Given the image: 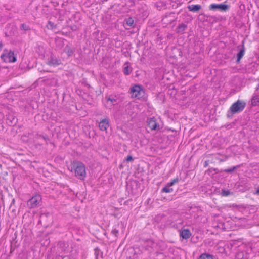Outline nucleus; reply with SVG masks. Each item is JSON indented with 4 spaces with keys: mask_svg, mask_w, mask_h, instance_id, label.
<instances>
[{
    "mask_svg": "<svg viewBox=\"0 0 259 259\" xmlns=\"http://www.w3.org/2000/svg\"><path fill=\"white\" fill-rule=\"evenodd\" d=\"M1 59L6 63H12L16 61V57L14 52L5 50L1 56Z\"/></svg>",
    "mask_w": 259,
    "mask_h": 259,
    "instance_id": "nucleus-3",
    "label": "nucleus"
},
{
    "mask_svg": "<svg viewBox=\"0 0 259 259\" xmlns=\"http://www.w3.org/2000/svg\"><path fill=\"white\" fill-rule=\"evenodd\" d=\"M240 242L235 241L231 244L232 247L236 248L237 246L239 247L238 251L236 254V259H248V248L244 245L242 244L241 245H238Z\"/></svg>",
    "mask_w": 259,
    "mask_h": 259,
    "instance_id": "nucleus-2",
    "label": "nucleus"
},
{
    "mask_svg": "<svg viewBox=\"0 0 259 259\" xmlns=\"http://www.w3.org/2000/svg\"><path fill=\"white\" fill-rule=\"evenodd\" d=\"M97 251H99V249L98 248L95 249V253H97Z\"/></svg>",
    "mask_w": 259,
    "mask_h": 259,
    "instance_id": "nucleus-32",
    "label": "nucleus"
},
{
    "mask_svg": "<svg viewBox=\"0 0 259 259\" xmlns=\"http://www.w3.org/2000/svg\"><path fill=\"white\" fill-rule=\"evenodd\" d=\"M42 137L45 140H46L47 138L45 137L42 136Z\"/></svg>",
    "mask_w": 259,
    "mask_h": 259,
    "instance_id": "nucleus-34",
    "label": "nucleus"
},
{
    "mask_svg": "<svg viewBox=\"0 0 259 259\" xmlns=\"http://www.w3.org/2000/svg\"><path fill=\"white\" fill-rule=\"evenodd\" d=\"M187 28V25L185 24H180L177 28V32L179 33H182Z\"/></svg>",
    "mask_w": 259,
    "mask_h": 259,
    "instance_id": "nucleus-15",
    "label": "nucleus"
},
{
    "mask_svg": "<svg viewBox=\"0 0 259 259\" xmlns=\"http://www.w3.org/2000/svg\"><path fill=\"white\" fill-rule=\"evenodd\" d=\"M180 236L184 239H188L191 236V233L188 229L183 230L180 232Z\"/></svg>",
    "mask_w": 259,
    "mask_h": 259,
    "instance_id": "nucleus-13",
    "label": "nucleus"
},
{
    "mask_svg": "<svg viewBox=\"0 0 259 259\" xmlns=\"http://www.w3.org/2000/svg\"><path fill=\"white\" fill-rule=\"evenodd\" d=\"M125 21L126 24L130 27H131L134 24V20L131 17L126 19Z\"/></svg>",
    "mask_w": 259,
    "mask_h": 259,
    "instance_id": "nucleus-20",
    "label": "nucleus"
},
{
    "mask_svg": "<svg viewBox=\"0 0 259 259\" xmlns=\"http://www.w3.org/2000/svg\"><path fill=\"white\" fill-rule=\"evenodd\" d=\"M134 256H135V254H134V256H133V258H134Z\"/></svg>",
    "mask_w": 259,
    "mask_h": 259,
    "instance_id": "nucleus-36",
    "label": "nucleus"
},
{
    "mask_svg": "<svg viewBox=\"0 0 259 259\" xmlns=\"http://www.w3.org/2000/svg\"><path fill=\"white\" fill-rule=\"evenodd\" d=\"M236 169V167L234 166L231 168L225 169L224 171H225L226 172H233V171H234Z\"/></svg>",
    "mask_w": 259,
    "mask_h": 259,
    "instance_id": "nucleus-22",
    "label": "nucleus"
},
{
    "mask_svg": "<svg viewBox=\"0 0 259 259\" xmlns=\"http://www.w3.org/2000/svg\"><path fill=\"white\" fill-rule=\"evenodd\" d=\"M71 171H74L75 176L80 180H84L86 176L85 165L81 162H77L72 164Z\"/></svg>",
    "mask_w": 259,
    "mask_h": 259,
    "instance_id": "nucleus-1",
    "label": "nucleus"
},
{
    "mask_svg": "<svg viewBox=\"0 0 259 259\" xmlns=\"http://www.w3.org/2000/svg\"><path fill=\"white\" fill-rule=\"evenodd\" d=\"M162 191L165 193H170L173 191V189L166 185L162 188Z\"/></svg>",
    "mask_w": 259,
    "mask_h": 259,
    "instance_id": "nucleus-18",
    "label": "nucleus"
},
{
    "mask_svg": "<svg viewBox=\"0 0 259 259\" xmlns=\"http://www.w3.org/2000/svg\"><path fill=\"white\" fill-rule=\"evenodd\" d=\"M132 160H133V157L132 156L128 155L127 156L126 160L127 161H132Z\"/></svg>",
    "mask_w": 259,
    "mask_h": 259,
    "instance_id": "nucleus-26",
    "label": "nucleus"
},
{
    "mask_svg": "<svg viewBox=\"0 0 259 259\" xmlns=\"http://www.w3.org/2000/svg\"><path fill=\"white\" fill-rule=\"evenodd\" d=\"M113 233H118V231L116 230H114L112 231Z\"/></svg>",
    "mask_w": 259,
    "mask_h": 259,
    "instance_id": "nucleus-30",
    "label": "nucleus"
},
{
    "mask_svg": "<svg viewBox=\"0 0 259 259\" xmlns=\"http://www.w3.org/2000/svg\"><path fill=\"white\" fill-rule=\"evenodd\" d=\"M132 97L138 99H142L144 96V91L140 85H135L131 89Z\"/></svg>",
    "mask_w": 259,
    "mask_h": 259,
    "instance_id": "nucleus-4",
    "label": "nucleus"
},
{
    "mask_svg": "<svg viewBox=\"0 0 259 259\" xmlns=\"http://www.w3.org/2000/svg\"><path fill=\"white\" fill-rule=\"evenodd\" d=\"M245 106V102L241 100H238L232 105L230 108V110L233 114L240 112L243 110Z\"/></svg>",
    "mask_w": 259,
    "mask_h": 259,
    "instance_id": "nucleus-6",
    "label": "nucleus"
},
{
    "mask_svg": "<svg viewBox=\"0 0 259 259\" xmlns=\"http://www.w3.org/2000/svg\"><path fill=\"white\" fill-rule=\"evenodd\" d=\"M66 50V53L68 56H71L73 54V51L72 49L68 48Z\"/></svg>",
    "mask_w": 259,
    "mask_h": 259,
    "instance_id": "nucleus-24",
    "label": "nucleus"
},
{
    "mask_svg": "<svg viewBox=\"0 0 259 259\" xmlns=\"http://www.w3.org/2000/svg\"><path fill=\"white\" fill-rule=\"evenodd\" d=\"M251 105L253 106L259 105V95L255 93L251 98Z\"/></svg>",
    "mask_w": 259,
    "mask_h": 259,
    "instance_id": "nucleus-12",
    "label": "nucleus"
},
{
    "mask_svg": "<svg viewBox=\"0 0 259 259\" xmlns=\"http://www.w3.org/2000/svg\"><path fill=\"white\" fill-rule=\"evenodd\" d=\"M109 126V120L108 118L102 119L99 123V127L101 131H106Z\"/></svg>",
    "mask_w": 259,
    "mask_h": 259,
    "instance_id": "nucleus-9",
    "label": "nucleus"
},
{
    "mask_svg": "<svg viewBox=\"0 0 259 259\" xmlns=\"http://www.w3.org/2000/svg\"><path fill=\"white\" fill-rule=\"evenodd\" d=\"M61 61L56 57L51 55L48 59L47 64L49 65L57 66L60 64Z\"/></svg>",
    "mask_w": 259,
    "mask_h": 259,
    "instance_id": "nucleus-10",
    "label": "nucleus"
},
{
    "mask_svg": "<svg viewBox=\"0 0 259 259\" xmlns=\"http://www.w3.org/2000/svg\"><path fill=\"white\" fill-rule=\"evenodd\" d=\"M3 114L1 112H0V121L3 119Z\"/></svg>",
    "mask_w": 259,
    "mask_h": 259,
    "instance_id": "nucleus-28",
    "label": "nucleus"
},
{
    "mask_svg": "<svg viewBox=\"0 0 259 259\" xmlns=\"http://www.w3.org/2000/svg\"><path fill=\"white\" fill-rule=\"evenodd\" d=\"M230 194V192L229 191L226 190H222V195L224 196H228Z\"/></svg>",
    "mask_w": 259,
    "mask_h": 259,
    "instance_id": "nucleus-23",
    "label": "nucleus"
},
{
    "mask_svg": "<svg viewBox=\"0 0 259 259\" xmlns=\"http://www.w3.org/2000/svg\"><path fill=\"white\" fill-rule=\"evenodd\" d=\"M128 251L130 253H133L135 252L134 249L133 248H130L128 249Z\"/></svg>",
    "mask_w": 259,
    "mask_h": 259,
    "instance_id": "nucleus-27",
    "label": "nucleus"
},
{
    "mask_svg": "<svg viewBox=\"0 0 259 259\" xmlns=\"http://www.w3.org/2000/svg\"><path fill=\"white\" fill-rule=\"evenodd\" d=\"M229 8V6L228 5L223 4H212L209 6V9L215 10L217 9H219L221 11L225 12L227 11Z\"/></svg>",
    "mask_w": 259,
    "mask_h": 259,
    "instance_id": "nucleus-8",
    "label": "nucleus"
},
{
    "mask_svg": "<svg viewBox=\"0 0 259 259\" xmlns=\"http://www.w3.org/2000/svg\"><path fill=\"white\" fill-rule=\"evenodd\" d=\"M199 259H213V257L210 254L204 253L201 255Z\"/></svg>",
    "mask_w": 259,
    "mask_h": 259,
    "instance_id": "nucleus-17",
    "label": "nucleus"
},
{
    "mask_svg": "<svg viewBox=\"0 0 259 259\" xmlns=\"http://www.w3.org/2000/svg\"><path fill=\"white\" fill-rule=\"evenodd\" d=\"M256 245L257 246H259V242L256 243Z\"/></svg>",
    "mask_w": 259,
    "mask_h": 259,
    "instance_id": "nucleus-35",
    "label": "nucleus"
},
{
    "mask_svg": "<svg viewBox=\"0 0 259 259\" xmlns=\"http://www.w3.org/2000/svg\"><path fill=\"white\" fill-rule=\"evenodd\" d=\"M21 26H22V27H23V29H25V30H26V29L25 28V26H25V25H24V24H22V25H21Z\"/></svg>",
    "mask_w": 259,
    "mask_h": 259,
    "instance_id": "nucleus-31",
    "label": "nucleus"
},
{
    "mask_svg": "<svg viewBox=\"0 0 259 259\" xmlns=\"http://www.w3.org/2000/svg\"><path fill=\"white\" fill-rule=\"evenodd\" d=\"M244 54V49H242L240 50L239 53L237 54V61H239L241 58L243 57Z\"/></svg>",
    "mask_w": 259,
    "mask_h": 259,
    "instance_id": "nucleus-19",
    "label": "nucleus"
},
{
    "mask_svg": "<svg viewBox=\"0 0 259 259\" xmlns=\"http://www.w3.org/2000/svg\"><path fill=\"white\" fill-rule=\"evenodd\" d=\"M147 123L149 128L152 130L159 129V125L158 123V118L155 117L148 118L147 120Z\"/></svg>",
    "mask_w": 259,
    "mask_h": 259,
    "instance_id": "nucleus-7",
    "label": "nucleus"
},
{
    "mask_svg": "<svg viewBox=\"0 0 259 259\" xmlns=\"http://www.w3.org/2000/svg\"><path fill=\"white\" fill-rule=\"evenodd\" d=\"M3 47V44L2 42H0V49Z\"/></svg>",
    "mask_w": 259,
    "mask_h": 259,
    "instance_id": "nucleus-33",
    "label": "nucleus"
},
{
    "mask_svg": "<svg viewBox=\"0 0 259 259\" xmlns=\"http://www.w3.org/2000/svg\"><path fill=\"white\" fill-rule=\"evenodd\" d=\"M132 71V68L128 65V63L126 62L124 65L123 72L125 75H129Z\"/></svg>",
    "mask_w": 259,
    "mask_h": 259,
    "instance_id": "nucleus-14",
    "label": "nucleus"
},
{
    "mask_svg": "<svg viewBox=\"0 0 259 259\" xmlns=\"http://www.w3.org/2000/svg\"><path fill=\"white\" fill-rule=\"evenodd\" d=\"M134 256H135V254H134V256H133V258H134Z\"/></svg>",
    "mask_w": 259,
    "mask_h": 259,
    "instance_id": "nucleus-37",
    "label": "nucleus"
},
{
    "mask_svg": "<svg viewBox=\"0 0 259 259\" xmlns=\"http://www.w3.org/2000/svg\"><path fill=\"white\" fill-rule=\"evenodd\" d=\"M105 99L106 100V106L109 108H111L112 106L117 104L116 97H107Z\"/></svg>",
    "mask_w": 259,
    "mask_h": 259,
    "instance_id": "nucleus-11",
    "label": "nucleus"
},
{
    "mask_svg": "<svg viewBox=\"0 0 259 259\" xmlns=\"http://www.w3.org/2000/svg\"><path fill=\"white\" fill-rule=\"evenodd\" d=\"M255 194L259 195V188L256 191Z\"/></svg>",
    "mask_w": 259,
    "mask_h": 259,
    "instance_id": "nucleus-29",
    "label": "nucleus"
},
{
    "mask_svg": "<svg viewBox=\"0 0 259 259\" xmlns=\"http://www.w3.org/2000/svg\"><path fill=\"white\" fill-rule=\"evenodd\" d=\"M41 196L39 194H35L27 202V205L29 208L37 207L41 201Z\"/></svg>",
    "mask_w": 259,
    "mask_h": 259,
    "instance_id": "nucleus-5",
    "label": "nucleus"
},
{
    "mask_svg": "<svg viewBox=\"0 0 259 259\" xmlns=\"http://www.w3.org/2000/svg\"><path fill=\"white\" fill-rule=\"evenodd\" d=\"M16 120H16L15 118L13 117V118H12V120H10V122L12 124H13V123H14V124H15V123H16Z\"/></svg>",
    "mask_w": 259,
    "mask_h": 259,
    "instance_id": "nucleus-25",
    "label": "nucleus"
},
{
    "mask_svg": "<svg viewBox=\"0 0 259 259\" xmlns=\"http://www.w3.org/2000/svg\"><path fill=\"white\" fill-rule=\"evenodd\" d=\"M188 9L190 11L197 12L201 9V6L199 5H192L189 6Z\"/></svg>",
    "mask_w": 259,
    "mask_h": 259,
    "instance_id": "nucleus-16",
    "label": "nucleus"
},
{
    "mask_svg": "<svg viewBox=\"0 0 259 259\" xmlns=\"http://www.w3.org/2000/svg\"><path fill=\"white\" fill-rule=\"evenodd\" d=\"M178 181H179V179L178 178L172 180L170 182L168 183L166 185L167 186L170 187L171 186L174 185L175 183L178 182Z\"/></svg>",
    "mask_w": 259,
    "mask_h": 259,
    "instance_id": "nucleus-21",
    "label": "nucleus"
}]
</instances>
